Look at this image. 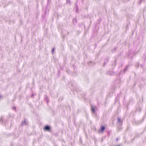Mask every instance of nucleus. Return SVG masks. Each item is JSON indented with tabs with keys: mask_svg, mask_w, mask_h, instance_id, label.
I'll use <instances>...</instances> for the list:
<instances>
[{
	"mask_svg": "<svg viewBox=\"0 0 146 146\" xmlns=\"http://www.w3.org/2000/svg\"><path fill=\"white\" fill-rule=\"evenodd\" d=\"M105 127L104 126H102L101 127L99 131V133H103L104 129H105Z\"/></svg>",
	"mask_w": 146,
	"mask_h": 146,
	"instance_id": "obj_1",
	"label": "nucleus"
},
{
	"mask_svg": "<svg viewBox=\"0 0 146 146\" xmlns=\"http://www.w3.org/2000/svg\"><path fill=\"white\" fill-rule=\"evenodd\" d=\"M50 129V127L48 126H45L44 128V130L45 131H49Z\"/></svg>",
	"mask_w": 146,
	"mask_h": 146,
	"instance_id": "obj_2",
	"label": "nucleus"
},
{
	"mask_svg": "<svg viewBox=\"0 0 146 146\" xmlns=\"http://www.w3.org/2000/svg\"><path fill=\"white\" fill-rule=\"evenodd\" d=\"M92 111L93 112H94L95 111V109L94 108H92L91 109Z\"/></svg>",
	"mask_w": 146,
	"mask_h": 146,
	"instance_id": "obj_3",
	"label": "nucleus"
}]
</instances>
